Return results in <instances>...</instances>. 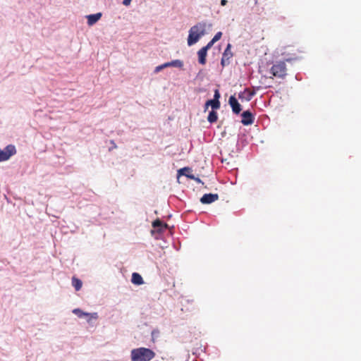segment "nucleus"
<instances>
[{
  "label": "nucleus",
  "instance_id": "f3484780",
  "mask_svg": "<svg viewBox=\"0 0 361 361\" xmlns=\"http://www.w3.org/2000/svg\"><path fill=\"white\" fill-rule=\"evenodd\" d=\"M218 116L216 111H212L209 112L207 120L209 123H214L217 121Z\"/></svg>",
  "mask_w": 361,
  "mask_h": 361
},
{
  "label": "nucleus",
  "instance_id": "b1692460",
  "mask_svg": "<svg viewBox=\"0 0 361 361\" xmlns=\"http://www.w3.org/2000/svg\"><path fill=\"white\" fill-rule=\"evenodd\" d=\"M159 334V331L153 330L152 332V341H154V337Z\"/></svg>",
  "mask_w": 361,
  "mask_h": 361
},
{
  "label": "nucleus",
  "instance_id": "cd10ccee",
  "mask_svg": "<svg viewBox=\"0 0 361 361\" xmlns=\"http://www.w3.org/2000/svg\"><path fill=\"white\" fill-rule=\"evenodd\" d=\"M253 95H254V92L250 93V97L247 99L250 100Z\"/></svg>",
  "mask_w": 361,
  "mask_h": 361
},
{
  "label": "nucleus",
  "instance_id": "0eeeda50",
  "mask_svg": "<svg viewBox=\"0 0 361 361\" xmlns=\"http://www.w3.org/2000/svg\"><path fill=\"white\" fill-rule=\"evenodd\" d=\"M242 123L245 126L251 125L254 123V117L249 111H245L242 114Z\"/></svg>",
  "mask_w": 361,
  "mask_h": 361
},
{
  "label": "nucleus",
  "instance_id": "9b49d317",
  "mask_svg": "<svg viewBox=\"0 0 361 361\" xmlns=\"http://www.w3.org/2000/svg\"><path fill=\"white\" fill-rule=\"evenodd\" d=\"M101 17H102L101 13H97L95 14H91V15L87 16V24L90 26L93 25L101 18Z\"/></svg>",
  "mask_w": 361,
  "mask_h": 361
},
{
  "label": "nucleus",
  "instance_id": "412c9836",
  "mask_svg": "<svg viewBox=\"0 0 361 361\" xmlns=\"http://www.w3.org/2000/svg\"><path fill=\"white\" fill-rule=\"evenodd\" d=\"M215 42H213V40L212 39L210 42H208V44L205 47H204L202 48L206 49L207 51H208L213 46V44Z\"/></svg>",
  "mask_w": 361,
  "mask_h": 361
},
{
  "label": "nucleus",
  "instance_id": "5701e85b",
  "mask_svg": "<svg viewBox=\"0 0 361 361\" xmlns=\"http://www.w3.org/2000/svg\"><path fill=\"white\" fill-rule=\"evenodd\" d=\"M219 98H220V94H219V90H215V92H214V99H214V100H216V101H219Z\"/></svg>",
  "mask_w": 361,
  "mask_h": 361
},
{
  "label": "nucleus",
  "instance_id": "aec40b11",
  "mask_svg": "<svg viewBox=\"0 0 361 361\" xmlns=\"http://www.w3.org/2000/svg\"><path fill=\"white\" fill-rule=\"evenodd\" d=\"M183 174L185 176H186L187 177H188L189 178L195 180L197 183H201L202 182L201 180L199 178H195L193 175H189L188 173H183Z\"/></svg>",
  "mask_w": 361,
  "mask_h": 361
},
{
  "label": "nucleus",
  "instance_id": "f8f14e48",
  "mask_svg": "<svg viewBox=\"0 0 361 361\" xmlns=\"http://www.w3.org/2000/svg\"><path fill=\"white\" fill-rule=\"evenodd\" d=\"M207 54V51L203 48H201L198 52V61L200 64L204 65L206 63V57Z\"/></svg>",
  "mask_w": 361,
  "mask_h": 361
},
{
  "label": "nucleus",
  "instance_id": "6ab92c4d",
  "mask_svg": "<svg viewBox=\"0 0 361 361\" xmlns=\"http://www.w3.org/2000/svg\"><path fill=\"white\" fill-rule=\"evenodd\" d=\"M189 171H190V169L188 167H185V168L180 169L178 171V173L184 175L183 173H188V172H189Z\"/></svg>",
  "mask_w": 361,
  "mask_h": 361
},
{
  "label": "nucleus",
  "instance_id": "9d476101",
  "mask_svg": "<svg viewBox=\"0 0 361 361\" xmlns=\"http://www.w3.org/2000/svg\"><path fill=\"white\" fill-rule=\"evenodd\" d=\"M73 312L79 317L88 316V317H91V318H93L94 319H97V317H98L97 313H96V312L90 314V313L84 312L80 309H74L73 310Z\"/></svg>",
  "mask_w": 361,
  "mask_h": 361
},
{
  "label": "nucleus",
  "instance_id": "393cba45",
  "mask_svg": "<svg viewBox=\"0 0 361 361\" xmlns=\"http://www.w3.org/2000/svg\"><path fill=\"white\" fill-rule=\"evenodd\" d=\"M131 1L132 0H123V4L125 6H128V5H130Z\"/></svg>",
  "mask_w": 361,
  "mask_h": 361
},
{
  "label": "nucleus",
  "instance_id": "a878e982",
  "mask_svg": "<svg viewBox=\"0 0 361 361\" xmlns=\"http://www.w3.org/2000/svg\"><path fill=\"white\" fill-rule=\"evenodd\" d=\"M226 4H227V1L226 0H221V4L222 6H225Z\"/></svg>",
  "mask_w": 361,
  "mask_h": 361
},
{
  "label": "nucleus",
  "instance_id": "2eb2a0df",
  "mask_svg": "<svg viewBox=\"0 0 361 361\" xmlns=\"http://www.w3.org/2000/svg\"><path fill=\"white\" fill-rule=\"evenodd\" d=\"M131 281L135 285H141L144 283L142 277L138 273H133L132 274Z\"/></svg>",
  "mask_w": 361,
  "mask_h": 361
},
{
  "label": "nucleus",
  "instance_id": "f257e3e1",
  "mask_svg": "<svg viewBox=\"0 0 361 361\" xmlns=\"http://www.w3.org/2000/svg\"><path fill=\"white\" fill-rule=\"evenodd\" d=\"M155 353L147 348H138L131 350L130 357L132 361H150L155 357Z\"/></svg>",
  "mask_w": 361,
  "mask_h": 361
},
{
  "label": "nucleus",
  "instance_id": "39448f33",
  "mask_svg": "<svg viewBox=\"0 0 361 361\" xmlns=\"http://www.w3.org/2000/svg\"><path fill=\"white\" fill-rule=\"evenodd\" d=\"M231 44H228L226 49L224 50L222 58L221 60V64L222 66H228L230 63V59L233 57V54L231 50Z\"/></svg>",
  "mask_w": 361,
  "mask_h": 361
},
{
  "label": "nucleus",
  "instance_id": "ddd939ff",
  "mask_svg": "<svg viewBox=\"0 0 361 361\" xmlns=\"http://www.w3.org/2000/svg\"><path fill=\"white\" fill-rule=\"evenodd\" d=\"M164 66H166V68L171 67V66L182 68L183 66V63L182 61L176 59V60L171 61L170 62L164 63Z\"/></svg>",
  "mask_w": 361,
  "mask_h": 361
},
{
  "label": "nucleus",
  "instance_id": "bb28decb",
  "mask_svg": "<svg viewBox=\"0 0 361 361\" xmlns=\"http://www.w3.org/2000/svg\"><path fill=\"white\" fill-rule=\"evenodd\" d=\"M111 143L112 144V146H113V148H117V146L115 144L114 141V140H111Z\"/></svg>",
  "mask_w": 361,
  "mask_h": 361
},
{
  "label": "nucleus",
  "instance_id": "dca6fc26",
  "mask_svg": "<svg viewBox=\"0 0 361 361\" xmlns=\"http://www.w3.org/2000/svg\"><path fill=\"white\" fill-rule=\"evenodd\" d=\"M72 285L75 288V290L78 291L82 288V283L79 279L73 276L72 278Z\"/></svg>",
  "mask_w": 361,
  "mask_h": 361
},
{
  "label": "nucleus",
  "instance_id": "4be33fe9",
  "mask_svg": "<svg viewBox=\"0 0 361 361\" xmlns=\"http://www.w3.org/2000/svg\"><path fill=\"white\" fill-rule=\"evenodd\" d=\"M166 66H164V63L160 65V66H158L155 68V70H154V72L155 73H158L159 71H161L162 69L165 68Z\"/></svg>",
  "mask_w": 361,
  "mask_h": 361
},
{
  "label": "nucleus",
  "instance_id": "1a4fd4ad",
  "mask_svg": "<svg viewBox=\"0 0 361 361\" xmlns=\"http://www.w3.org/2000/svg\"><path fill=\"white\" fill-rule=\"evenodd\" d=\"M152 226L156 228L158 232L161 233L168 227V225L166 223H163L161 220L157 219L152 222Z\"/></svg>",
  "mask_w": 361,
  "mask_h": 361
},
{
  "label": "nucleus",
  "instance_id": "20e7f679",
  "mask_svg": "<svg viewBox=\"0 0 361 361\" xmlns=\"http://www.w3.org/2000/svg\"><path fill=\"white\" fill-rule=\"evenodd\" d=\"M16 153V147L12 145L6 146L3 150L0 149V161L8 160L12 155L15 154Z\"/></svg>",
  "mask_w": 361,
  "mask_h": 361
},
{
  "label": "nucleus",
  "instance_id": "4468645a",
  "mask_svg": "<svg viewBox=\"0 0 361 361\" xmlns=\"http://www.w3.org/2000/svg\"><path fill=\"white\" fill-rule=\"evenodd\" d=\"M209 106H211L213 109H218L220 108V102L214 99L208 100L205 103V111L208 109Z\"/></svg>",
  "mask_w": 361,
  "mask_h": 361
},
{
  "label": "nucleus",
  "instance_id": "a211bd4d",
  "mask_svg": "<svg viewBox=\"0 0 361 361\" xmlns=\"http://www.w3.org/2000/svg\"><path fill=\"white\" fill-rule=\"evenodd\" d=\"M221 36H222V32H218L217 33H216L214 37L212 38L213 42H217L218 40H219L221 39Z\"/></svg>",
  "mask_w": 361,
  "mask_h": 361
},
{
  "label": "nucleus",
  "instance_id": "f03ea898",
  "mask_svg": "<svg viewBox=\"0 0 361 361\" xmlns=\"http://www.w3.org/2000/svg\"><path fill=\"white\" fill-rule=\"evenodd\" d=\"M206 23L201 22L193 25L189 30L188 44L191 46L197 43L200 38L205 34Z\"/></svg>",
  "mask_w": 361,
  "mask_h": 361
},
{
  "label": "nucleus",
  "instance_id": "7ed1b4c3",
  "mask_svg": "<svg viewBox=\"0 0 361 361\" xmlns=\"http://www.w3.org/2000/svg\"><path fill=\"white\" fill-rule=\"evenodd\" d=\"M287 75V68L284 61H279L274 63L269 71V75L265 74L266 77L272 78L276 77L279 78H284Z\"/></svg>",
  "mask_w": 361,
  "mask_h": 361
},
{
  "label": "nucleus",
  "instance_id": "423d86ee",
  "mask_svg": "<svg viewBox=\"0 0 361 361\" xmlns=\"http://www.w3.org/2000/svg\"><path fill=\"white\" fill-rule=\"evenodd\" d=\"M219 200L218 194L208 193L204 194L200 199L202 204H211Z\"/></svg>",
  "mask_w": 361,
  "mask_h": 361
},
{
  "label": "nucleus",
  "instance_id": "6e6552de",
  "mask_svg": "<svg viewBox=\"0 0 361 361\" xmlns=\"http://www.w3.org/2000/svg\"><path fill=\"white\" fill-rule=\"evenodd\" d=\"M233 111L235 114H239L241 111V106L234 96H231L228 100Z\"/></svg>",
  "mask_w": 361,
  "mask_h": 361
}]
</instances>
